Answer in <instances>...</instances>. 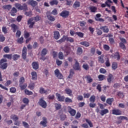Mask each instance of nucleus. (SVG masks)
I'll return each mask as SVG.
<instances>
[{
  "label": "nucleus",
  "instance_id": "17",
  "mask_svg": "<svg viewBox=\"0 0 128 128\" xmlns=\"http://www.w3.org/2000/svg\"><path fill=\"white\" fill-rule=\"evenodd\" d=\"M74 8H80V2L76 0L73 6H72Z\"/></svg>",
  "mask_w": 128,
  "mask_h": 128
},
{
  "label": "nucleus",
  "instance_id": "57",
  "mask_svg": "<svg viewBox=\"0 0 128 128\" xmlns=\"http://www.w3.org/2000/svg\"><path fill=\"white\" fill-rule=\"evenodd\" d=\"M60 118L61 120H64L66 118V114H61L60 116Z\"/></svg>",
  "mask_w": 128,
  "mask_h": 128
},
{
  "label": "nucleus",
  "instance_id": "39",
  "mask_svg": "<svg viewBox=\"0 0 128 128\" xmlns=\"http://www.w3.org/2000/svg\"><path fill=\"white\" fill-rule=\"evenodd\" d=\"M74 70L71 69L70 70V74L68 76V78H72V76H74Z\"/></svg>",
  "mask_w": 128,
  "mask_h": 128
},
{
  "label": "nucleus",
  "instance_id": "41",
  "mask_svg": "<svg viewBox=\"0 0 128 128\" xmlns=\"http://www.w3.org/2000/svg\"><path fill=\"white\" fill-rule=\"evenodd\" d=\"M82 54V48L80 47H78L77 50V54L80 56Z\"/></svg>",
  "mask_w": 128,
  "mask_h": 128
},
{
  "label": "nucleus",
  "instance_id": "46",
  "mask_svg": "<svg viewBox=\"0 0 128 128\" xmlns=\"http://www.w3.org/2000/svg\"><path fill=\"white\" fill-rule=\"evenodd\" d=\"M119 46L121 48H122V50H126V45H124V44L122 42H120L119 44Z\"/></svg>",
  "mask_w": 128,
  "mask_h": 128
},
{
  "label": "nucleus",
  "instance_id": "28",
  "mask_svg": "<svg viewBox=\"0 0 128 128\" xmlns=\"http://www.w3.org/2000/svg\"><path fill=\"white\" fill-rule=\"evenodd\" d=\"M48 90H45L44 88H40V93L41 94H48Z\"/></svg>",
  "mask_w": 128,
  "mask_h": 128
},
{
  "label": "nucleus",
  "instance_id": "3",
  "mask_svg": "<svg viewBox=\"0 0 128 128\" xmlns=\"http://www.w3.org/2000/svg\"><path fill=\"white\" fill-rule=\"evenodd\" d=\"M67 110L72 116H76V110L72 108L70 106H68L67 107Z\"/></svg>",
  "mask_w": 128,
  "mask_h": 128
},
{
  "label": "nucleus",
  "instance_id": "32",
  "mask_svg": "<svg viewBox=\"0 0 128 128\" xmlns=\"http://www.w3.org/2000/svg\"><path fill=\"white\" fill-rule=\"evenodd\" d=\"M80 44L82 46H86V48L90 46V42H80Z\"/></svg>",
  "mask_w": 128,
  "mask_h": 128
},
{
  "label": "nucleus",
  "instance_id": "31",
  "mask_svg": "<svg viewBox=\"0 0 128 128\" xmlns=\"http://www.w3.org/2000/svg\"><path fill=\"white\" fill-rule=\"evenodd\" d=\"M112 69L114 70H116L118 68V63L116 62H113L112 66Z\"/></svg>",
  "mask_w": 128,
  "mask_h": 128
},
{
  "label": "nucleus",
  "instance_id": "27",
  "mask_svg": "<svg viewBox=\"0 0 128 128\" xmlns=\"http://www.w3.org/2000/svg\"><path fill=\"white\" fill-rule=\"evenodd\" d=\"M86 78L87 80V82L88 84H90V82H92V78L90 75H88L86 76Z\"/></svg>",
  "mask_w": 128,
  "mask_h": 128
},
{
  "label": "nucleus",
  "instance_id": "38",
  "mask_svg": "<svg viewBox=\"0 0 128 128\" xmlns=\"http://www.w3.org/2000/svg\"><path fill=\"white\" fill-rule=\"evenodd\" d=\"M20 58V55L18 54H14L12 56V60H18V58Z\"/></svg>",
  "mask_w": 128,
  "mask_h": 128
},
{
  "label": "nucleus",
  "instance_id": "55",
  "mask_svg": "<svg viewBox=\"0 0 128 128\" xmlns=\"http://www.w3.org/2000/svg\"><path fill=\"white\" fill-rule=\"evenodd\" d=\"M76 34H77L79 38H84V33L81 32H76Z\"/></svg>",
  "mask_w": 128,
  "mask_h": 128
},
{
  "label": "nucleus",
  "instance_id": "10",
  "mask_svg": "<svg viewBox=\"0 0 128 128\" xmlns=\"http://www.w3.org/2000/svg\"><path fill=\"white\" fill-rule=\"evenodd\" d=\"M112 114L115 116H120L122 114V111L119 109H114L112 110Z\"/></svg>",
  "mask_w": 128,
  "mask_h": 128
},
{
  "label": "nucleus",
  "instance_id": "9",
  "mask_svg": "<svg viewBox=\"0 0 128 128\" xmlns=\"http://www.w3.org/2000/svg\"><path fill=\"white\" fill-rule=\"evenodd\" d=\"M56 96L58 98V102H64V96H60V94L58 93H56Z\"/></svg>",
  "mask_w": 128,
  "mask_h": 128
},
{
  "label": "nucleus",
  "instance_id": "5",
  "mask_svg": "<svg viewBox=\"0 0 128 128\" xmlns=\"http://www.w3.org/2000/svg\"><path fill=\"white\" fill-rule=\"evenodd\" d=\"M54 74L59 80H62V78H64L62 74L60 73L58 69H56L54 70Z\"/></svg>",
  "mask_w": 128,
  "mask_h": 128
},
{
  "label": "nucleus",
  "instance_id": "1",
  "mask_svg": "<svg viewBox=\"0 0 128 128\" xmlns=\"http://www.w3.org/2000/svg\"><path fill=\"white\" fill-rule=\"evenodd\" d=\"M16 8L20 10H28V5L26 4H24L22 6L18 3H16L14 4Z\"/></svg>",
  "mask_w": 128,
  "mask_h": 128
},
{
  "label": "nucleus",
  "instance_id": "42",
  "mask_svg": "<svg viewBox=\"0 0 128 128\" xmlns=\"http://www.w3.org/2000/svg\"><path fill=\"white\" fill-rule=\"evenodd\" d=\"M85 120L88 124H89L90 128H92L94 126V125L92 124V121L88 120V119L86 118Z\"/></svg>",
  "mask_w": 128,
  "mask_h": 128
},
{
  "label": "nucleus",
  "instance_id": "36",
  "mask_svg": "<svg viewBox=\"0 0 128 128\" xmlns=\"http://www.w3.org/2000/svg\"><path fill=\"white\" fill-rule=\"evenodd\" d=\"M11 28L13 30V32H16L18 30V26L16 24H11Z\"/></svg>",
  "mask_w": 128,
  "mask_h": 128
},
{
  "label": "nucleus",
  "instance_id": "23",
  "mask_svg": "<svg viewBox=\"0 0 128 128\" xmlns=\"http://www.w3.org/2000/svg\"><path fill=\"white\" fill-rule=\"evenodd\" d=\"M32 66L34 70H38V62H33Z\"/></svg>",
  "mask_w": 128,
  "mask_h": 128
},
{
  "label": "nucleus",
  "instance_id": "21",
  "mask_svg": "<svg viewBox=\"0 0 128 128\" xmlns=\"http://www.w3.org/2000/svg\"><path fill=\"white\" fill-rule=\"evenodd\" d=\"M91 12H96V10H98V8L96 6H91L89 8Z\"/></svg>",
  "mask_w": 128,
  "mask_h": 128
},
{
  "label": "nucleus",
  "instance_id": "60",
  "mask_svg": "<svg viewBox=\"0 0 128 128\" xmlns=\"http://www.w3.org/2000/svg\"><path fill=\"white\" fill-rule=\"evenodd\" d=\"M18 44H22L24 42V37H21L17 40Z\"/></svg>",
  "mask_w": 128,
  "mask_h": 128
},
{
  "label": "nucleus",
  "instance_id": "54",
  "mask_svg": "<svg viewBox=\"0 0 128 128\" xmlns=\"http://www.w3.org/2000/svg\"><path fill=\"white\" fill-rule=\"evenodd\" d=\"M118 96H119L120 98H122L124 96V93H122V92H118Z\"/></svg>",
  "mask_w": 128,
  "mask_h": 128
},
{
  "label": "nucleus",
  "instance_id": "64",
  "mask_svg": "<svg viewBox=\"0 0 128 128\" xmlns=\"http://www.w3.org/2000/svg\"><path fill=\"white\" fill-rule=\"evenodd\" d=\"M23 126L25 128H28L30 126L26 122H22Z\"/></svg>",
  "mask_w": 128,
  "mask_h": 128
},
{
  "label": "nucleus",
  "instance_id": "49",
  "mask_svg": "<svg viewBox=\"0 0 128 128\" xmlns=\"http://www.w3.org/2000/svg\"><path fill=\"white\" fill-rule=\"evenodd\" d=\"M24 92L27 96H32V91H30L26 89L24 90Z\"/></svg>",
  "mask_w": 128,
  "mask_h": 128
},
{
  "label": "nucleus",
  "instance_id": "30",
  "mask_svg": "<svg viewBox=\"0 0 128 128\" xmlns=\"http://www.w3.org/2000/svg\"><path fill=\"white\" fill-rule=\"evenodd\" d=\"M66 40V36H64L60 40L57 41V42H58V44H62V42H64Z\"/></svg>",
  "mask_w": 128,
  "mask_h": 128
},
{
  "label": "nucleus",
  "instance_id": "16",
  "mask_svg": "<svg viewBox=\"0 0 128 128\" xmlns=\"http://www.w3.org/2000/svg\"><path fill=\"white\" fill-rule=\"evenodd\" d=\"M64 92L66 94H68V96H72V90L68 88H66V89H65Z\"/></svg>",
  "mask_w": 128,
  "mask_h": 128
},
{
  "label": "nucleus",
  "instance_id": "24",
  "mask_svg": "<svg viewBox=\"0 0 128 128\" xmlns=\"http://www.w3.org/2000/svg\"><path fill=\"white\" fill-rule=\"evenodd\" d=\"M54 38L55 40H58L60 38V32L58 31L54 32Z\"/></svg>",
  "mask_w": 128,
  "mask_h": 128
},
{
  "label": "nucleus",
  "instance_id": "13",
  "mask_svg": "<svg viewBox=\"0 0 128 128\" xmlns=\"http://www.w3.org/2000/svg\"><path fill=\"white\" fill-rule=\"evenodd\" d=\"M32 20H34L32 18H30L28 21V24H30L29 26L30 28H34V25L35 24V22H32Z\"/></svg>",
  "mask_w": 128,
  "mask_h": 128
},
{
  "label": "nucleus",
  "instance_id": "52",
  "mask_svg": "<svg viewBox=\"0 0 128 128\" xmlns=\"http://www.w3.org/2000/svg\"><path fill=\"white\" fill-rule=\"evenodd\" d=\"M12 54H4V58H8V60H12Z\"/></svg>",
  "mask_w": 128,
  "mask_h": 128
},
{
  "label": "nucleus",
  "instance_id": "33",
  "mask_svg": "<svg viewBox=\"0 0 128 128\" xmlns=\"http://www.w3.org/2000/svg\"><path fill=\"white\" fill-rule=\"evenodd\" d=\"M98 61L99 62H101V64H104V56L102 55L98 57Z\"/></svg>",
  "mask_w": 128,
  "mask_h": 128
},
{
  "label": "nucleus",
  "instance_id": "43",
  "mask_svg": "<svg viewBox=\"0 0 128 128\" xmlns=\"http://www.w3.org/2000/svg\"><path fill=\"white\" fill-rule=\"evenodd\" d=\"M54 104H55V108L56 110H60V108H62V105L60 104L56 103Z\"/></svg>",
  "mask_w": 128,
  "mask_h": 128
},
{
  "label": "nucleus",
  "instance_id": "37",
  "mask_svg": "<svg viewBox=\"0 0 128 128\" xmlns=\"http://www.w3.org/2000/svg\"><path fill=\"white\" fill-rule=\"evenodd\" d=\"M66 42H74V38L68 36H66Z\"/></svg>",
  "mask_w": 128,
  "mask_h": 128
},
{
  "label": "nucleus",
  "instance_id": "26",
  "mask_svg": "<svg viewBox=\"0 0 128 128\" xmlns=\"http://www.w3.org/2000/svg\"><path fill=\"white\" fill-rule=\"evenodd\" d=\"M100 114L101 116H104V114H108V109H104V110H102L100 112Z\"/></svg>",
  "mask_w": 128,
  "mask_h": 128
},
{
  "label": "nucleus",
  "instance_id": "8",
  "mask_svg": "<svg viewBox=\"0 0 128 128\" xmlns=\"http://www.w3.org/2000/svg\"><path fill=\"white\" fill-rule=\"evenodd\" d=\"M46 16L50 22H54L56 20V18H54V16H52L50 15V12L48 11L46 12Z\"/></svg>",
  "mask_w": 128,
  "mask_h": 128
},
{
  "label": "nucleus",
  "instance_id": "7",
  "mask_svg": "<svg viewBox=\"0 0 128 128\" xmlns=\"http://www.w3.org/2000/svg\"><path fill=\"white\" fill-rule=\"evenodd\" d=\"M27 4L30 6H32V8H35V6H38V2L34 0H28L27 2Z\"/></svg>",
  "mask_w": 128,
  "mask_h": 128
},
{
  "label": "nucleus",
  "instance_id": "18",
  "mask_svg": "<svg viewBox=\"0 0 128 128\" xmlns=\"http://www.w3.org/2000/svg\"><path fill=\"white\" fill-rule=\"evenodd\" d=\"M16 12H18V10H16V8L14 7L12 8L10 12L11 15L12 16H14Z\"/></svg>",
  "mask_w": 128,
  "mask_h": 128
},
{
  "label": "nucleus",
  "instance_id": "15",
  "mask_svg": "<svg viewBox=\"0 0 128 128\" xmlns=\"http://www.w3.org/2000/svg\"><path fill=\"white\" fill-rule=\"evenodd\" d=\"M100 30H102L104 32H106V34H108V32H110V30L108 29V28L106 26H101L100 28Z\"/></svg>",
  "mask_w": 128,
  "mask_h": 128
},
{
  "label": "nucleus",
  "instance_id": "19",
  "mask_svg": "<svg viewBox=\"0 0 128 128\" xmlns=\"http://www.w3.org/2000/svg\"><path fill=\"white\" fill-rule=\"evenodd\" d=\"M31 74L32 76V80H38V74H36V72H31Z\"/></svg>",
  "mask_w": 128,
  "mask_h": 128
},
{
  "label": "nucleus",
  "instance_id": "2",
  "mask_svg": "<svg viewBox=\"0 0 128 128\" xmlns=\"http://www.w3.org/2000/svg\"><path fill=\"white\" fill-rule=\"evenodd\" d=\"M8 60L6 59L2 58L0 60V68H2V70H6L8 68V63H4L6 62Z\"/></svg>",
  "mask_w": 128,
  "mask_h": 128
},
{
  "label": "nucleus",
  "instance_id": "29",
  "mask_svg": "<svg viewBox=\"0 0 128 128\" xmlns=\"http://www.w3.org/2000/svg\"><path fill=\"white\" fill-rule=\"evenodd\" d=\"M50 6H58V1L57 0H52L50 2Z\"/></svg>",
  "mask_w": 128,
  "mask_h": 128
},
{
  "label": "nucleus",
  "instance_id": "53",
  "mask_svg": "<svg viewBox=\"0 0 128 128\" xmlns=\"http://www.w3.org/2000/svg\"><path fill=\"white\" fill-rule=\"evenodd\" d=\"M58 58L60 60H64V53L62 52H60L58 54Z\"/></svg>",
  "mask_w": 128,
  "mask_h": 128
},
{
  "label": "nucleus",
  "instance_id": "63",
  "mask_svg": "<svg viewBox=\"0 0 128 128\" xmlns=\"http://www.w3.org/2000/svg\"><path fill=\"white\" fill-rule=\"evenodd\" d=\"M30 36V33L28 32H25L24 33V38H28Z\"/></svg>",
  "mask_w": 128,
  "mask_h": 128
},
{
  "label": "nucleus",
  "instance_id": "40",
  "mask_svg": "<svg viewBox=\"0 0 128 128\" xmlns=\"http://www.w3.org/2000/svg\"><path fill=\"white\" fill-rule=\"evenodd\" d=\"M90 102H96V96L94 95H92L90 98Z\"/></svg>",
  "mask_w": 128,
  "mask_h": 128
},
{
  "label": "nucleus",
  "instance_id": "47",
  "mask_svg": "<svg viewBox=\"0 0 128 128\" xmlns=\"http://www.w3.org/2000/svg\"><path fill=\"white\" fill-rule=\"evenodd\" d=\"M64 100H65V102H66V103L70 104V103L72 102V100L68 97L66 98H65Z\"/></svg>",
  "mask_w": 128,
  "mask_h": 128
},
{
  "label": "nucleus",
  "instance_id": "51",
  "mask_svg": "<svg viewBox=\"0 0 128 128\" xmlns=\"http://www.w3.org/2000/svg\"><path fill=\"white\" fill-rule=\"evenodd\" d=\"M22 102L24 104H28V102H30V100L28 98H24L22 100Z\"/></svg>",
  "mask_w": 128,
  "mask_h": 128
},
{
  "label": "nucleus",
  "instance_id": "22",
  "mask_svg": "<svg viewBox=\"0 0 128 128\" xmlns=\"http://www.w3.org/2000/svg\"><path fill=\"white\" fill-rule=\"evenodd\" d=\"M114 100V98H108L106 100V102L108 104H110V106H112Z\"/></svg>",
  "mask_w": 128,
  "mask_h": 128
},
{
  "label": "nucleus",
  "instance_id": "20",
  "mask_svg": "<svg viewBox=\"0 0 128 128\" xmlns=\"http://www.w3.org/2000/svg\"><path fill=\"white\" fill-rule=\"evenodd\" d=\"M114 79V76L111 74H110L108 76V78H107V80H108V82L109 83V84H111L112 82V80Z\"/></svg>",
  "mask_w": 128,
  "mask_h": 128
},
{
  "label": "nucleus",
  "instance_id": "61",
  "mask_svg": "<svg viewBox=\"0 0 128 128\" xmlns=\"http://www.w3.org/2000/svg\"><path fill=\"white\" fill-rule=\"evenodd\" d=\"M19 82H20V84H24V78L21 77L20 78Z\"/></svg>",
  "mask_w": 128,
  "mask_h": 128
},
{
  "label": "nucleus",
  "instance_id": "34",
  "mask_svg": "<svg viewBox=\"0 0 128 128\" xmlns=\"http://www.w3.org/2000/svg\"><path fill=\"white\" fill-rule=\"evenodd\" d=\"M10 118L11 120H13L14 122H16V120H18V117L16 114H12L10 116Z\"/></svg>",
  "mask_w": 128,
  "mask_h": 128
},
{
  "label": "nucleus",
  "instance_id": "59",
  "mask_svg": "<svg viewBox=\"0 0 128 128\" xmlns=\"http://www.w3.org/2000/svg\"><path fill=\"white\" fill-rule=\"evenodd\" d=\"M4 40H6V38L2 34H0V42H3Z\"/></svg>",
  "mask_w": 128,
  "mask_h": 128
},
{
  "label": "nucleus",
  "instance_id": "45",
  "mask_svg": "<svg viewBox=\"0 0 128 128\" xmlns=\"http://www.w3.org/2000/svg\"><path fill=\"white\" fill-rule=\"evenodd\" d=\"M118 120H128V117L124 116H120L118 117Z\"/></svg>",
  "mask_w": 128,
  "mask_h": 128
},
{
  "label": "nucleus",
  "instance_id": "35",
  "mask_svg": "<svg viewBox=\"0 0 128 128\" xmlns=\"http://www.w3.org/2000/svg\"><path fill=\"white\" fill-rule=\"evenodd\" d=\"M47 54H48V50L44 48L42 51L41 56H46Z\"/></svg>",
  "mask_w": 128,
  "mask_h": 128
},
{
  "label": "nucleus",
  "instance_id": "56",
  "mask_svg": "<svg viewBox=\"0 0 128 128\" xmlns=\"http://www.w3.org/2000/svg\"><path fill=\"white\" fill-rule=\"evenodd\" d=\"M98 78L99 79V80H104V76L102 74H100L98 76Z\"/></svg>",
  "mask_w": 128,
  "mask_h": 128
},
{
  "label": "nucleus",
  "instance_id": "50",
  "mask_svg": "<svg viewBox=\"0 0 128 128\" xmlns=\"http://www.w3.org/2000/svg\"><path fill=\"white\" fill-rule=\"evenodd\" d=\"M105 4L106 5V6H108V8H110V4H112V2L111 0H107L105 2Z\"/></svg>",
  "mask_w": 128,
  "mask_h": 128
},
{
  "label": "nucleus",
  "instance_id": "25",
  "mask_svg": "<svg viewBox=\"0 0 128 128\" xmlns=\"http://www.w3.org/2000/svg\"><path fill=\"white\" fill-rule=\"evenodd\" d=\"M3 10H10L12 8V5H4L2 6Z\"/></svg>",
  "mask_w": 128,
  "mask_h": 128
},
{
  "label": "nucleus",
  "instance_id": "58",
  "mask_svg": "<svg viewBox=\"0 0 128 128\" xmlns=\"http://www.w3.org/2000/svg\"><path fill=\"white\" fill-rule=\"evenodd\" d=\"M10 92H12V94H14L16 92V89L14 87H12L10 88Z\"/></svg>",
  "mask_w": 128,
  "mask_h": 128
},
{
  "label": "nucleus",
  "instance_id": "11",
  "mask_svg": "<svg viewBox=\"0 0 128 128\" xmlns=\"http://www.w3.org/2000/svg\"><path fill=\"white\" fill-rule=\"evenodd\" d=\"M69 15H70V12L66 10L62 11L60 14V16H62V18H68V16Z\"/></svg>",
  "mask_w": 128,
  "mask_h": 128
},
{
  "label": "nucleus",
  "instance_id": "6",
  "mask_svg": "<svg viewBox=\"0 0 128 128\" xmlns=\"http://www.w3.org/2000/svg\"><path fill=\"white\" fill-rule=\"evenodd\" d=\"M76 62L73 66V68L75 70H80V63L78 62L77 60H74Z\"/></svg>",
  "mask_w": 128,
  "mask_h": 128
},
{
  "label": "nucleus",
  "instance_id": "12",
  "mask_svg": "<svg viewBox=\"0 0 128 128\" xmlns=\"http://www.w3.org/2000/svg\"><path fill=\"white\" fill-rule=\"evenodd\" d=\"M27 49L26 47H24L22 51V58L23 60H26V52Z\"/></svg>",
  "mask_w": 128,
  "mask_h": 128
},
{
  "label": "nucleus",
  "instance_id": "14",
  "mask_svg": "<svg viewBox=\"0 0 128 128\" xmlns=\"http://www.w3.org/2000/svg\"><path fill=\"white\" fill-rule=\"evenodd\" d=\"M42 120H43L40 122V124L42 126H44V128H46V124H48V121L46 120V118L43 117Z\"/></svg>",
  "mask_w": 128,
  "mask_h": 128
},
{
  "label": "nucleus",
  "instance_id": "48",
  "mask_svg": "<svg viewBox=\"0 0 128 128\" xmlns=\"http://www.w3.org/2000/svg\"><path fill=\"white\" fill-rule=\"evenodd\" d=\"M105 64L107 68L110 66V58H106V62Z\"/></svg>",
  "mask_w": 128,
  "mask_h": 128
},
{
  "label": "nucleus",
  "instance_id": "44",
  "mask_svg": "<svg viewBox=\"0 0 128 128\" xmlns=\"http://www.w3.org/2000/svg\"><path fill=\"white\" fill-rule=\"evenodd\" d=\"M82 68L85 70H90V66H88V64H84L82 65Z\"/></svg>",
  "mask_w": 128,
  "mask_h": 128
},
{
  "label": "nucleus",
  "instance_id": "62",
  "mask_svg": "<svg viewBox=\"0 0 128 128\" xmlns=\"http://www.w3.org/2000/svg\"><path fill=\"white\" fill-rule=\"evenodd\" d=\"M4 52L6 53L10 52V48H8V46L4 47Z\"/></svg>",
  "mask_w": 128,
  "mask_h": 128
},
{
  "label": "nucleus",
  "instance_id": "4",
  "mask_svg": "<svg viewBox=\"0 0 128 128\" xmlns=\"http://www.w3.org/2000/svg\"><path fill=\"white\" fill-rule=\"evenodd\" d=\"M38 104H40V106H42V108H46V106H48V104H46V101H44V98H41L39 102H38Z\"/></svg>",
  "mask_w": 128,
  "mask_h": 128
}]
</instances>
